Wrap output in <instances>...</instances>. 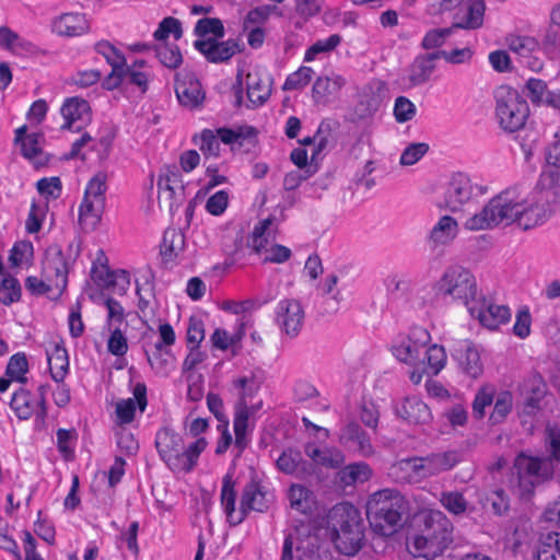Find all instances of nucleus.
Returning a JSON list of instances; mask_svg holds the SVG:
<instances>
[{
	"instance_id": "4468645a",
	"label": "nucleus",
	"mask_w": 560,
	"mask_h": 560,
	"mask_svg": "<svg viewBox=\"0 0 560 560\" xmlns=\"http://www.w3.org/2000/svg\"><path fill=\"white\" fill-rule=\"evenodd\" d=\"M275 320L281 332L289 338H295L304 325V308L298 300H281L275 312Z\"/></svg>"
},
{
	"instance_id": "5701e85b",
	"label": "nucleus",
	"mask_w": 560,
	"mask_h": 560,
	"mask_svg": "<svg viewBox=\"0 0 560 560\" xmlns=\"http://www.w3.org/2000/svg\"><path fill=\"white\" fill-rule=\"evenodd\" d=\"M485 12L483 0H468L454 13L452 26L454 30H478L483 24Z\"/></svg>"
},
{
	"instance_id": "1a4fd4ad",
	"label": "nucleus",
	"mask_w": 560,
	"mask_h": 560,
	"mask_svg": "<svg viewBox=\"0 0 560 560\" xmlns=\"http://www.w3.org/2000/svg\"><path fill=\"white\" fill-rule=\"evenodd\" d=\"M72 247L70 244L68 252L65 253L60 245L51 244L44 252L42 260V276L55 284L57 296H60L67 288L68 275L73 267L79 250L72 256Z\"/></svg>"
},
{
	"instance_id": "2f4dec72",
	"label": "nucleus",
	"mask_w": 560,
	"mask_h": 560,
	"mask_svg": "<svg viewBox=\"0 0 560 560\" xmlns=\"http://www.w3.org/2000/svg\"><path fill=\"white\" fill-rule=\"evenodd\" d=\"M276 464L277 468L287 475L304 477L312 475L314 471L312 464L303 459L301 452L298 450H284Z\"/></svg>"
},
{
	"instance_id": "58836bf2",
	"label": "nucleus",
	"mask_w": 560,
	"mask_h": 560,
	"mask_svg": "<svg viewBox=\"0 0 560 560\" xmlns=\"http://www.w3.org/2000/svg\"><path fill=\"white\" fill-rule=\"evenodd\" d=\"M535 560H560V533L550 532L539 539Z\"/></svg>"
},
{
	"instance_id": "412c9836",
	"label": "nucleus",
	"mask_w": 560,
	"mask_h": 560,
	"mask_svg": "<svg viewBox=\"0 0 560 560\" xmlns=\"http://www.w3.org/2000/svg\"><path fill=\"white\" fill-rule=\"evenodd\" d=\"M339 443L358 456L370 457L374 454L370 435L354 421L347 423L340 430Z\"/></svg>"
},
{
	"instance_id": "680f3d73",
	"label": "nucleus",
	"mask_w": 560,
	"mask_h": 560,
	"mask_svg": "<svg viewBox=\"0 0 560 560\" xmlns=\"http://www.w3.org/2000/svg\"><path fill=\"white\" fill-rule=\"evenodd\" d=\"M513 406V398L510 392H502L498 395L493 411L490 415V421L493 424L502 422L511 412Z\"/></svg>"
},
{
	"instance_id": "ea45409f",
	"label": "nucleus",
	"mask_w": 560,
	"mask_h": 560,
	"mask_svg": "<svg viewBox=\"0 0 560 560\" xmlns=\"http://www.w3.org/2000/svg\"><path fill=\"white\" fill-rule=\"evenodd\" d=\"M217 136L225 144L242 147L245 141L254 143L257 131L254 127H240L236 130L223 127L217 130Z\"/></svg>"
},
{
	"instance_id": "c9c22d12",
	"label": "nucleus",
	"mask_w": 560,
	"mask_h": 560,
	"mask_svg": "<svg viewBox=\"0 0 560 560\" xmlns=\"http://www.w3.org/2000/svg\"><path fill=\"white\" fill-rule=\"evenodd\" d=\"M304 452L315 465L326 468H338L343 463L342 454L335 448H320L315 443H307Z\"/></svg>"
},
{
	"instance_id": "a18cd8bd",
	"label": "nucleus",
	"mask_w": 560,
	"mask_h": 560,
	"mask_svg": "<svg viewBox=\"0 0 560 560\" xmlns=\"http://www.w3.org/2000/svg\"><path fill=\"white\" fill-rule=\"evenodd\" d=\"M22 298V287L20 281L11 276L5 275L0 280V303L10 306L20 302Z\"/></svg>"
},
{
	"instance_id": "ddd939ff",
	"label": "nucleus",
	"mask_w": 560,
	"mask_h": 560,
	"mask_svg": "<svg viewBox=\"0 0 560 560\" xmlns=\"http://www.w3.org/2000/svg\"><path fill=\"white\" fill-rule=\"evenodd\" d=\"M220 39L221 38L197 39L194 42V47L210 63H225L244 49V44L241 43L240 39Z\"/></svg>"
},
{
	"instance_id": "2eb2a0df",
	"label": "nucleus",
	"mask_w": 560,
	"mask_h": 560,
	"mask_svg": "<svg viewBox=\"0 0 560 560\" xmlns=\"http://www.w3.org/2000/svg\"><path fill=\"white\" fill-rule=\"evenodd\" d=\"M174 90L179 104L188 109L201 107L206 98L200 81L190 72L175 74Z\"/></svg>"
},
{
	"instance_id": "f3484780",
	"label": "nucleus",
	"mask_w": 560,
	"mask_h": 560,
	"mask_svg": "<svg viewBox=\"0 0 560 560\" xmlns=\"http://www.w3.org/2000/svg\"><path fill=\"white\" fill-rule=\"evenodd\" d=\"M386 92L387 85L380 79H373L365 84L354 108L357 117L359 119L372 117L381 108Z\"/></svg>"
},
{
	"instance_id": "f8f14e48",
	"label": "nucleus",
	"mask_w": 560,
	"mask_h": 560,
	"mask_svg": "<svg viewBox=\"0 0 560 560\" xmlns=\"http://www.w3.org/2000/svg\"><path fill=\"white\" fill-rule=\"evenodd\" d=\"M431 337L427 329L413 327L406 338L398 345L393 346V354L399 361L412 366L424 364V359H421V357Z\"/></svg>"
},
{
	"instance_id": "13d9d810",
	"label": "nucleus",
	"mask_w": 560,
	"mask_h": 560,
	"mask_svg": "<svg viewBox=\"0 0 560 560\" xmlns=\"http://www.w3.org/2000/svg\"><path fill=\"white\" fill-rule=\"evenodd\" d=\"M170 35H173L176 40L183 36L182 22L173 16L164 18L153 33L156 40H165Z\"/></svg>"
},
{
	"instance_id": "6ab92c4d",
	"label": "nucleus",
	"mask_w": 560,
	"mask_h": 560,
	"mask_svg": "<svg viewBox=\"0 0 560 560\" xmlns=\"http://www.w3.org/2000/svg\"><path fill=\"white\" fill-rule=\"evenodd\" d=\"M547 390V383L540 373L530 372L520 385V392L525 397L523 412L527 416L536 415L541 409Z\"/></svg>"
},
{
	"instance_id": "c03bdc74",
	"label": "nucleus",
	"mask_w": 560,
	"mask_h": 560,
	"mask_svg": "<svg viewBox=\"0 0 560 560\" xmlns=\"http://www.w3.org/2000/svg\"><path fill=\"white\" fill-rule=\"evenodd\" d=\"M207 447V441L205 438L197 439L194 443H191L187 448L183 447L180 457H179V467L176 468V471L189 472L196 466L200 454Z\"/></svg>"
},
{
	"instance_id": "7ed1b4c3",
	"label": "nucleus",
	"mask_w": 560,
	"mask_h": 560,
	"mask_svg": "<svg viewBox=\"0 0 560 560\" xmlns=\"http://www.w3.org/2000/svg\"><path fill=\"white\" fill-rule=\"evenodd\" d=\"M419 520V534L412 541L413 556L427 560L442 556L454 540L453 523L439 510L424 511Z\"/></svg>"
},
{
	"instance_id": "f03ea898",
	"label": "nucleus",
	"mask_w": 560,
	"mask_h": 560,
	"mask_svg": "<svg viewBox=\"0 0 560 560\" xmlns=\"http://www.w3.org/2000/svg\"><path fill=\"white\" fill-rule=\"evenodd\" d=\"M234 481L230 475H225L221 488V505L231 526L242 524L250 512L265 513L275 501L273 492L261 482L250 479L243 488L240 509L236 511V491Z\"/></svg>"
},
{
	"instance_id": "aec40b11",
	"label": "nucleus",
	"mask_w": 560,
	"mask_h": 560,
	"mask_svg": "<svg viewBox=\"0 0 560 560\" xmlns=\"http://www.w3.org/2000/svg\"><path fill=\"white\" fill-rule=\"evenodd\" d=\"M458 233L457 221L451 215H443L432 228L427 237V245L434 257L444 254V248L450 245Z\"/></svg>"
},
{
	"instance_id": "39448f33",
	"label": "nucleus",
	"mask_w": 560,
	"mask_h": 560,
	"mask_svg": "<svg viewBox=\"0 0 560 560\" xmlns=\"http://www.w3.org/2000/svg\"><path fill=\"white\" fill-rule=\"evenodd\" d=\"M328 523L335 535L336 547L341 553L352 556L362 548L364 524L359 510L352 503L336 504L328 514Z\"/></svg>"
},
{
	"instance_id": "e2e57ef3",
	"label": "nucleus",
	"mask_w": 560,
	"mask_h": 560,
	"mask_svg": "<svg viewBox=\"0 0 560 560\" xmlns=\"http://www.w3.org/2000/svg\"><path fill=\"white\" fill-rule=\"evenodd\" d=\"M104 305L107 308L106 324L108 329H112L115 326L120 327L126 318V313L122 305L112 296H106L104 299Z\"/></svg>"
},
{
	"instance_id": "79ce46f5",
	"label": "nucleus",
	"mask_w": 560,
	"mask_h": 560,
	"mask_svg": "<svg viewBox=\"0 0 560 560\" xmlns=\"http://www.w3.org/2000/svg\"><path fill=\"white\" fill-rule=\"evenodd\" d=\"M104 205L83 200L79 209V223L84 231H93L98 225Z\"/></svg>"
},
{
	"instance_id": "b1692460",
	"label": "nucleus",
	"mask_w": 560,
	"mask_h": 560,
	"mask_svg": "<svg viewBox=\"0 0 560 560\" xmlns=\"http://www.w3.org/2000/svg\"><path fill=\"white\" fill-rule=\"evenodd\" d=\"M460 462V455L456 451L435 453L427 457L416 458L413 469L421 471L423 476H434L452 469Z\"/></svg>"
},
{
	"instance_id": "c85d7f7f",
	"label": "nucleus",
	"mask_w": 560,
	"mask_h": 560,
	"mask_svg": "<svg viewBox=\"0 0 560 560\" xmlns=\"http://www.w3.org/2000/svg\"><path fill=\"white\" fill-rule=\"evenodd\" d=\"M532 192L552 207L560 202V171H542Z\"/></svg>"
},
{
	"instance_id": "338daca9",
	"label": "nucleus",
	"mask_w": 560,
	"mask_h": 560,
	"mask_svg": "<svg viewBox=\"0 0 560 560\" xmlns=\"http://www.w3.org/2000/svg\"><path fill=\"white\" fill-rule=\"evenodd\" d=\"M417 113L416 105L406 96H398L394 104V116L397 122L411 120Z\"/></svg>"
},
{
	"instance_id": "0eeeda50",
	"label": "nucleus",
	"mask_w": 560,
	"mask_h": 560,
	"mask_svg": "<svg viewBox=\"0 0 560 560\" xmlns=\"http://www.w3.org/2000/svg\"><path fill=\"white\" fill-rule=\"evenodd\" d=\"M495 118L502 130L515 132L522 129L528 117L529 106L520 92L511 86L501 85L494 92Z\"/></svg>"
},
{
	"instance_id": "f257e3e1",
	"label": "nucleus",
	"mask_w": 560,
	"mask_h": 560,
	"mask_svg": "<svg viewBox=\"0 0 560 560\" xmlns=\"http://www.w3.org/2000/svg\"><path fill=\"white\" fill-rule=\"evenodd\" d=\"M553 213V207L530 192L524 200L517 201L515 189H506L491 198L480 212L468 218L464 228L468 231L488 230L501 223L512 222L524 231L546 223Z\"/></svg>"
},
{
	"instance_id": "e433bc0d",
	"label": "nucleus",
	"mask_w": 560,
	"mask_h": 560,
	"mask_svg": "<svg viewBox=\"0 0 560 560\" xmlns=\"http://www.w3.org/2000/svg\"><path fill=\"white\" fill-rule=\"evenodd\" d=\"M10 407L20 420H28L34 415L37 405L33 394L21 386L13 393Z\"/></svg>"
},
{
	"instance_id": "4be33fe9",
	"label": "nucleus",
	"mask_w": 560,
	"mask_h": 560,
	"mask_svg": "<svg viewBox=\"0 0 560 560\" xmlns=\"http://www.w3.org/2000/svg\"><path fill=\"white\" fill-rule=\"evenodd\" d=\"M452 359L456 362L457 369L470 378H478L483 373V363L477 347L465 340L458 343L452 352Z\"/></svg>"
},
{
	"instance_id": "6e6552de",
	"label": "nucleus",
	"mask_w": 560,
	"mask_h": 560,
	"mask_svg": "<svg viewBox=\"0 0 560 560\" xmlns=\"http://www.w3.org/2000/svg\"><path fill=\"white\" fill-rule=\"evenodd\" d=\"M551 474V463L547 458L533 457L524 453L515 457L513 475L516 476L521 498L530 497L536 486L548 479Z\"/></svg>"
},
{
	"instance_id": "3c124183",
	"label": "nucleus",
	"mask_w": 560,
	"mask_h": 560,
	"mask_svg": "<svg viewBox=\"0 0 560 560\" xmlns=\"http://www.w3.org/2000/svg\"><path fill=\"white\" fill-rule=\"evenodd\" d=\"M28 371V361L24 352L13 354L7 364L5 375L19 383L25 384V374Z\"/></svg>"
},
{
	"instance_id": "393cba45",
	"label": "nucleus",
	"mask_w": 560,
	"mask_h": 560,
	"mask_svg": "<svg viewBox=\"0 0 560 560\" xmlns=\"http://www.w3.org/2000/svg\"><path fill=\"white\" fill-rule=\"evenodd\" d=\"M395 415L409 424L428 423L432 416L430 408L418 397H406L394 405Z\"/></svg>"
},
{
	"instance_id": "052dcab7",
	"label": "nucleus",
	"mask_w": 560,
	"mask_h": 560,
	"mask_svg": "<svg viewBox=\"0 0 560 560\" xmlns=\"http://www.w3.org/2000/svg\"><path fill=\"white\" fill-rule=\"evenodd\" d=\"M313 74L314 71L311 67L302 66L287 77L282 89L284 91L300 90L311 82Z\"/></svg>"
},
{
	"instance_id": "bf43d9fd",
	"label": "nucleus",
	"mask_w": 560,
	"mask_h": 560,
	"mask_svg": "<svg viewBox=\"0 0 560 560\" xmlns=\"http://www.w3.org/2000/svg\"><path fill=\"white\" fill-rule=\"evenodd\" d=\"M57 448L65 459H71L74 454V446L78 433L74 429H58L56 432Z\"/></svg>"
},
{
	"instance_id": "f704fd0d",
	"label": "nucleus",
	"mask_w": 560,
	"mask_h": 560,
	"mask_svg": "<svg viewBox=\"0 0 560 560\" xmlns=\"http://www.w3.org/2000/svg\"><path fill=\"white\" fill-rule=\"evenodd\" d=\"M49 373L56 383L63 382L69 372V357L67 349L60 343H54L51 350L46 351Z\"/></svg>"
},
{
	"instance_id": "09e8293b",
	"label": "nucleus",
	"mask_w": 560,
	"mask_h": 560,
	"mask_svg": "<svg viewBox=\"0 0 560 560\" xmlns=\"http://www.w3.org/2000/svg\"><path fill=\"white\" fill-rule=\"evenodd\" d=\"M106 189V175L104 173H97L89 180L83 200H90V202L94 203L100 202L105 206Z\"/></svg>"
},
{
	"instance_id": "5fc2aeb1",
	"label": "nucleus",
	"mask_w": 560,
	"mask_h": 560,
	"mask_svg": "<svg viewBox=\"0 0 560 560\" xmlns=\"http://www.w3.org/2000/svg\"><path fill=\"white\" fill-rule=\"evenodd\" d=\"M154 51L160 62L170 69H176L183 62L182 52L176 45H160L154 47Z\"/></svg>"
},
{
	"instance_id": "a19ab883",
	"label": "nucleus",
	"mask_w": 560,
	"mask_h": 560,
	"mask_svg": "<svg viewBox=\"0 0 560 560\" xmlns=\"http://www.w3.org/2000/svg\"><path fill=\"white\" fill-rule=\"evenodd\" d=\"M372 468L365 462H357L340 470V479L346 486L363 483L372 477Z\"/></svg>"
},
{
	"instance_id": "4d7b16f0",
	"label": "nucleus",
	"mask_w": 560,
	"mask_h": 560,
	"mask_svg": "<svg viewBox=\"0 0 560 560\" xmlns=\"http://www.w3.org/2000/svg\"><path fill=\"white\" fill-rule=\"evenodd\" d=\"M141 279H142V282H140L139 280L136 281V293L138 295V308L140 310V312L145 314V311L150 305V301L147 299L145 294L148 296L153 295L154 276L149 270L148 272H145L144 275L141 276Z\"/></svg>"
},
{
	"instance_id": "c756f323",
	"label": "nucleus",
	"mask_w": 560,
	"mask_h": 560,
	"mask_svg": "<svg viewBox=\"0 0 560 560\" xmlns=\"http://www.w3.org/2000/svg\"><path fill=\"white\" fill-rule=\"evenodd\" d=\"M90 104L80 97L67 98L61 107V115L65 124L61 126L63 130L80 131L82 126H75L78 121L90 120Z\"/></svg>"
},
{
	"instance_id": "bb28decb",
	"label": "nucleus",
	"mask_w": 560,
	"mask_h": 560,
	"mask_svg": "<svg viewBox=\"0 0 560 560\" xmlns=\"http://www.w3.org/2000/svg\"><path fill=\"white\" fill-rule=\"evenodd\" d=\"M439 59L436 50L418 55L408 68V81L410 86L425 84L435 71V61Z\"/></svg>"
},
{
	"instance_id": "72a5a7b5",
	"label": "nucleus",
	"mask_w": 560,
	"mask_h": 560,
	"mask_svg": "<svg viewBox=\"0 0 560 560\" xmlns=\"http://www.w3.org/2000/svg\"><path fill=\"white\" fill-rule=\"evenodd\" d=\"M185 244V235L180 230L175 228L166 229L160 246L163 262L165 265L173 262L178 254L184 250Z\"/></svg>"
},
{
	"instance_id": "dca6fc26",
	"label": "nucleus",
	"mask_w": 560,
	"mask_h": 560,
	"mask_svg": "<svg viewBox=\"0 0 560 560\" xmlns=\"http://www.w3.org/2000/svg\"><path fill=\"white\" fill-rule=\"evenodd\" d=\"M49 28L58 37L74 38L88 34L91 23L85 13L62 12L51 18Z\"/></svg>"
},
{
	"instance_id": "864d4df0",
	"label": "nucleus",
	"mask_w": 560,
	"mask_h": 560,
	"mask_svg": "<svg viewBox=\"0 0 560 560\" xmlns=\"http://www.w3.org/2000/svg\"><path fill=\"white\" fill-rule=\"evenodd\" d=\"M195 144H197L200 151L206 156H218L220 152V142L218 136L211 129H203L200 135H196L192 138Z\"/></svg>"
},
{
	"instance_id": "cd10ccee",
	"label": "nucleus",
	"mask_w": 560,
	"mask_h": 560,
	"mask_svg": "<svg viewBox=\"0 0 560 560\" xmlns=\"http://www.w3.org/2000/svg\"><path fill=\"white\" fill-rule=\"evenodd\" d=\"M250 410L247 404L235 406L233 429H234V447L237 448L236 456H241L252 441L254 425L249 427Z\"/></svg>"
},
{
	"instance_id": "a211bd4d",
	"label": "nucleus",
	"mask_w": 560,
	"mask_h": 560,
	"mask_svg": "<svg viewBox=\"0 0 560 560\" xmlns=\"http://www.w3.org/2000/svg\"><path fill=\"white\" fill-rule=\"evenodd\" d=\"M155 445L162 460L176 471L179 467V457L184 447L180 434L170 428H162L155 435Z\"/></svg>"
},
{
	"instance_id": "20e7f679",
	"label": "nucleus",
	"mask_w": 560,
	"mask_h": 560,
	"mask_svg": "<svg viewBox=\"0 0 560 560\" xmlns=\"http://www.w3.org/2000/svg\"><path fill=\"white\" fill-rule=\"evenodd\" d=\"M407 502L399 491L383 489L373 493L366 503V517L374 533L390 536L401 526Z\"/></svg>"
},
{
	"instance_id": "603ef678",
	"label": "nucleus",
	"mask_w": 560,
	"mask_h": 560,
	"mask_svg": "<svg viewBox=\"0 0 560 560\" xmlns=\"http://www.w3.org/2000/svg\"><path fill=\"white\" fill-rule=\"evenodd\" d=\"M453 31V26L429 30L421 40V47L425 50H441L440 48L444 46Z\"/></svg>"
},
{
	"instance_id": "473e14b6",
	"label": "nucleus",
	"mask_w": 560,
	"mask_h": 560,
	"mask_svg": "<svg viewBox=\"0 0 560 560\" xmlns=\"http://www.w3.org/2000/svg\"><path fill=\"white\" fill-rule=\"evenodd\" d=\"M43 137L40 132L27 133V126L23 125L14 131V144L20 147L21 155L24 159L33 161L42 153L40 140Z\"/></svg>"
},
{
	"instance_id": "de8ad7c7",
	"label": "nucleus",
	"mask_w": 560,
	"mask_h": 560,
	"mask_svg": "<svg viewBox=\"0 0 560 560\" xmlns=\"http://www.w3.org/2000/svg\"><path fill=\"white\" fill-rule=\"evenodd\" d=\"M289 501L293 510L306 514L312 509L311 491L301 485H292L289 489Z\"/></svg>"
},
{
	"instance_id": "4c0bfd02",
	"label": "nucleus",
	"mask_w": 560,
	"mask_h": 560,
	"mask_svg": "<svg viewBox=\"0 0 560 560\" xmlns=\"http://www.w3.org/2000/svg\"><path fill=\"white\" fill-rule=\"evenodd\" d=\"M421 359H424V364H421L422 371L425 372L427 375L434 376L445 366L447 355L444 347L431 345L424 348Z\"/></svg>"
},
{
	"instance_id": "774afa93",
	"label": "nucleus",
	"mask_w": 560,
	"mask_h": 560,
	"mask_svg": "<svg viewBox=\"0 0 560 560\" xmlns=\"http://www.w3.org/2000/svg\"><path fill=\"white\" fill-rule=\"evenodd\" d=\"M37 191L46 199H57L62 191V183L59 177H44L36 183Z\"/></svg>"
},
{
	"instance_id": "9b49d317",
	"label": "nucleus",
	"mask_w": 560,
	"mask_h": 560,
	"mask_svg": "<svg viewBox=\"0 0 560 560\" xmlns=\"http://www.w3.org/2000/svg\"><path fill=\"white\" fill-rule=\"evenodd\" d=\"M468 312L471 317L478 319L481 326L489 330H497L501 325L511 320V310L505 305H499L481 292L472 302Z\"/></svg>"
},
{
	"instance_id": "6e6d98bb",
	"label": "nucleus",
	"mask_w": 560,
	"mask_h": 560,
	"mask_svg": "<svg viewBox=\"0 0 560 560\" xmlns=\"http://www.w3.org/2000/svg\"><path fill=\"white\" fill-rule=\"evenodd\" d=\"M341 39L339 34H331L325 39L316 40L306 49L304 61H313L319 54L332 51L341 43Z\"/></svg>"
},
{
	"instance_id": "8fccbe9b",
	"label": "nucleus",
	"mask_w": 560,
	"mask_h": 560,
	"mask_svg": "<svg viewBox=\"0 0 560 560\" xmlns=\"http://www.w3.org/2000/svg\"><path fill=\"white\" fill-rule=\"evenodd\" d=\"M97 54L102 55L112 68L127 67L125 55L108 40H100L94 45Z\"/></svg>"
},
{
	"instance_id": "49530a36",
	"label": "nucleus",
	"mask_w": 560,
	"mask_h": 560,
	"mask_svg": "<svg viewBox=\"0 0 560 560\" xmlns=\"http://www.w3.org/2000/svg\"><path fill=\"white\" fill-rule=\"evenodd\" d=\"M194 34L198 39H206L210 34L213 35L212 38H223L225 28L223 22L218 18H202L195 24Z\"/></svg>"
},
{
	"instance_id": "a878e982",
	"label": "nucleus",
	"mask_w": 560,
	"mask_h": 560,
	"mask_svg": "<svg viewBox=\"0 0 560 560\" xmlns=\"http://www.w3.org/2000/svg\"><path fill=\"white\" fill-rule=\"evenodd\" d=\"M132 394L133 398L121 399L116 404V416L122 424L133 421L137 408L143 412L148 406L147 386L144 383H137Z\"/></svg>"
},
{
	"instance_id": "9d476101",
	"label": "nucleus",
	"mask_w": 560,
	"mask_h": 560,
	"mask_svg": "<svg viewBox=\"0 0 560 560\" xmlns=\"http://www.w3.org/2000/svg\"><path fill=\"white\" fill-rule=\"evenodd\" d=\"M487 191V186L474 184L467 174L453 173L445 186L443 207L451 212L462 211L464 206Z\"/></svg>"
},
{
	"instance_id": "69168bd1",
	"label": "nucleus",
	"mask_w": 560,
	"mask_h": 560,
	"mask_svg": "<svg viewBox=\"0 0 560 560\" xmlns=\"http://www.w3.org/2000/svg\"><path fill=\"white\" fill-rule=\"evenodd\" d=\"M525 89L527 96L533 104H546L547 94L551 91L548 90L547 83L541 79L530 78L526 81Z\"/></svg>"
},
{
	"instance_id": "37998d69",
	"label": "nucleus",
	"mask_w": 560,
	"mask_h": 560,
	"mask_svg": "<svg viewBox=\"0 0 560 560\" xmlns=\"http://www.w3.org/2000/svg\"><path fill=\"white\" fill-rule=\"evenodd\" d=\"M247 97L254 106L262 105L270 96V85L257 75L248 73L246 77Z\"/></svg>"
},
{
	"instance_id": "423d86ee",
	"label": "nucleus",
	"mask_w": 560,
	"mask_h": 560,
	"mask_svg": "<svg viewBox=\"0 0 560 560\" xmlns=\"http://www.w3.org/2000/svg\"><path fill=\"white\" fill-rule=\"evenodd\" d=\"M432 290L438 300L462 303L467 310L480 294L476 277L469 269L460 265L446 267L433 283Z\"/></svg>"
},
{
	"instance_id": "7c9ffc66",
	"label": "nucleus",
	"mask_w": 560,
	"mask_h": 560,
	"mask_svg": "<svg viewBox=\"0 0 560 560\" xmlns=\"http://www.w3.org/2000/svg\"><path fill=\"white\" fill-rule=\"evenodd\" d=\"M347 81L342 75L318 77L312 88V97L317 105H327L339 93Z\"/></svg>"
},
{
	"instance_id": "0e129e2a",
	"label": "nucleus",
	"mask_w": 560,
	"mask_h": 560,
	"mask_svg": "<svg viewBox=\"0 0 560 560\" xmlns=\"http://www.w3.org/2000/svg\"><path fill=\"white\" fill-rule=\"evenodd\" d=\"M277 8L271 5H259L249 10L244 19V30H249L250 26H260L267 22L272 11Z\"/></svg>"
}]
</instances>
